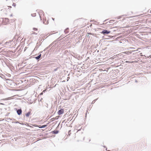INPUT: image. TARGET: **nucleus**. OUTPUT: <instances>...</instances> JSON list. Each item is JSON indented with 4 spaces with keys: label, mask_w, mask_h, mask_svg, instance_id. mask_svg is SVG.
<instances>
[{
    "label": "nucleus",
    "mask_w": 151,
    "mask_h": 151,
    "mask_svg": "<svg viewBox=\"0 0 151 151\" xmlns=\"http://www.w3.org/2000/svg\"><path fill=\"white\" fill-rule=\"evenodd\" d=\"M10 99H10V97H8V98H6L5 99H4V100H8Z\"/></svg>",
    "instance_id": "obj_19"
},
{
    "label": "nucleus",
    "mask_w": 151,
    "mask_h": 151,
    "mask_svg": "<svg viewBox=\"0 0 151 151\" xmlns=\"http://www.w3.org/2000/svg\"><path fill=\"white\" fill-rule=\"evenodd\" d=\"M116 31V30L115 29H114V30H113V31Z\"/></svg>",
    "instance_id": "obj_40"
},
{
    "label": "nucleus",
    "mask_w": 151,
    "mask_h": 151,
    "mask_svg": "<svg viewBox=\"0 0 151 151\" xmlns=\"http://www.w3.org/2000/svg\"><path fill=\"white\" fill-rule=\"evenodd\" d=\"M7 7L8 8V9H9V8H12V6H7Z\"/></svg>",
    "instance_id": "obj_26"
},
{
    "label": "nucleus",
    "mask_w": 151,
    "mask_h": 151,
    "mask_svg": "<svg viewBox=\"0 0 151 151\" xmlns=\"http://www.w3.org/2000/svg\"><path fill=\"white\" fill-rule=\"evenodd\" d=\"M57 41H55L52 42L51 44L47 47L45 48V50H44V51H45L47 49H48L50 47H52V48L53 47H55L56 45V42Z\"/></svg>",
    "instance_id": "obj_1"
},
{
    "label": "nucleus",
    "mask_w": 151,
    "mask_h": 151,
    "mask_svg": "<svg viewBox=\"0 0 151 151\" xmlns=\"http://www.w3.org/2000/svg\"><path fill=\"white\" fill-rule=\"evenodd\" d=\"M43 94V92H42L40 93V95H42Z\"/></svg>",
    "instance_id": "obj_37"
},
{
    "label": "nucleus",
    "mask_w": 151,
    "mask_h": 151,
    "mask_svg": "<svg viewBox=\"0 0 151 151\" xmlns=\"http://www.w3.org/2000/svg\"><path fill=\"white\" fill-rule=\"evenodd\" d=\"M52 19L54 21V19H55L53 18H52Z\"/></svg>",
    "instance_id": "obj_30"
},
{
    "label": "nucleus",
    "mask_w": 151,
    "mask_h": 151,
    "mask_svg": "<svg viewBox=\"0 0 151 151\" xmlns=\"http://www.w3.org/2000/svg\"><path fill=\"white\" fill-rule=\"evenodd\" d=\"M18 121H17V122H15V123H18Z\"/></svg>",
    "instance_id": "obj_34"
},
{
    "label": "nucleus",
    "mask_w": 151,
    "mask_h": 151,
    "mask_svg": "<svg viewBox=\"0 0 151 151\" xmlns=\"http://www.w3.org/2000/svg\"><path fill=\"white\" fill-rule=\"evenodd\" d=\"M59 124H60V123L58 124V126L59 125Z\"/></svg>",
    "instance_id": "obj_43"
},
{
    "label": "nucleus",
    "mask_w": 151,
    "mask_h": 151,
    "mask_svg": "<svg viewBox=\"0 0 151 151\" xmlns=\"http://www.w3.org/2000/svg\"><path fill=\"white\" fill-rule=\"evenodd\" d=\"M40 18V19L41 20H42V17L41 16L42 15V14L43 15V16H44V13L42 10H40L38 12Z\"/></svg>",
    "instance_id": "obj_4"
},
{
    "label": "nucleus",
    "mask_w": 151,
    "mask_h": 151,
    "mask_svg": "<svg viewBox=\"0 0 151 151\" xmlns=\"http://www.w3.org/2000/svg\"><path fill=\"white\" fill-rule=\"evenodd\" d=\"M31 15L32 17H35L36 16V13L32 14H31Z\"/></svg>",
    "instance_id": "obj_14"
},
{
    "label": "nucleus",
    "mask_w": 151,
    "mask_h": 151,
    "mask_svg": "<svg viewBox=\"0 0 151 151\" xmlns=\"http://www.w3.org/2000/svg\"><path fill=\"white\" fill-rule=\"evenodd\" d=\"M13 42V40H9L8 42H6L5 44L8 46H10L12 44V42Z\"/></svg>",
    "instance_id": "obj_8"
},
{
    "label": "nucleus",
    "mask_w": 151,
    "mask_h": 151,
    "mask_svg": "<svg viewBox=\"0 0 151 151\" xmlns=\"http://www.w3.org/2000/svg\"><path fill=\"white\" fill-rule=\"evenodd\" d=\"M47 126V124H45V125H36L34 126L35 127H38L40 128H44L45 127H46Z\"/></svg>",
    "instance_id": "obj_7"
},
{
    "label": "nucleus",
    "mask_w": 151,
    "mask_h": 151,
    "mask_svg": "<svg viewBox=\"0 0 151 151\" xmlns=\"http://www.w3.org/2000/svg\"><path fill=\"white\" fill-rule=\"evenodd\" d=\"M33 30L34 31H36L37 30V29L36 28H33Z\"/></svg>",
    "instance_id": "obj_21"
},
{
    "label": "nucleus",
    "mask_w": 151,
    "mask_h": 151,
    "mask_svg": "<svg viewBox=\"0 0 151 151\" xmlns=\"http://www.w3.org/2000/svg\"><path fill=\"white\" fill-rule=\"evenodd\" d=\"M108 151H110V150H108Z\"/></svg>",
    "instance_id": "obj_44"
},
{
    "label": "nucleus",
    "mask_w": 151,
    "mask_h": 151,
    "mask_svg": "<svg viewBox=\"0 0 151 151\" xmlns=\"http://www.w3.org/2000/svg\"><path fill=\"white\" fill-rule=\"evenodd\" d=\"M1 105H4V104L2 103H1Z\"/></svg>",
    "instance_id": "obj_38"
},
{
    "label": "nucleus",
    "mask_w": 151,
    "mask_h": 151,
    "mask_svg": "<svg viewBox=\"0 0 151 151\" xmlns=\"http://www.w3.org/2000/svg\"><path fill=\"white\" fill-rule=\"evenodd\" d=\"M5 21L7 22H9V19L8 18H5Z\"/></svg>",
    "instance_id": "obj_18"
},
{
    "label": "nucleus",
    "mask_w": 151,
    "mask_h": 151,
    "mask_svg": "<svg viewBox=\"0 0 151 151\" xmlns=\"http://www.w3.org/2000/svg\"><path fill=\"white\" fill-rule=\"evenodd\" d=\"M64 99V100H67V99Z\"/></svg>",
    "instance_id": "obj_42"
},
{
    "label": "nucleus",
    "mask_w": 151,
    "mask_h": 151,
    "mask_svg": "<svg viewBox=\"0 0 151 151\" xmlns=\"http://www.w3.org/2000/svg\"><path fill=\"white\" fill-rule=\"evenodd\" d=\"M52 132L53 134H57L58 133L59 131L58 130H54V131H52Z\"/></svg>",
    "instance_id": "obj_11"
},
{
    "label": "nucleus",
    "mask_w": 151,
    "mask_h": 151,
    "mask_svg": "<svg viewBox=\"0 0 151 151\" xmlns=\"http://www.w3.org/2000/svg\"><path fill=\"white\" fill-rule=\"evenodd\" d=\"M116 28V27H113V28H112V29H115Z\"/></svg>",
    "instance_id": "obj_39"
},
{
    "label": "nucleus",
    "mask_w": 151,
    "mask_h": 151,
    "mask_svg": "<svg viewBox=\"0 0 151 151\" xmlns=\"http://www.w3.org/2000/svg\"><path fill=\"white\" fill-rule=\"evenodd\" d=\"M42 52V51L40 52H39L40 54L38 56L35 57V58L36 59V60L38 61L39 60L40 58L41 57V53Z\"/></svg>",
    "instance_id": "obj_6"
},
{
    "label": "nucleus",
    "mask_w": 151,
    "mask_h": 151,
    "mask_svg": "<svg viewBox=\"0 0 151 151\" xmlns=\"http://www.w3.org/2000/svg\"><path fill=\"white\" fill-rule=\"evenodd\" d=\"M41 43L40 42H39V43L37 42V44L35 47V49L37 50L38 48L41 45Z\"/></svg>",
    "instance_id": "obj_9"
},
{
    "label": "nucleus",
    "mask_w": 151,
    "mask_h": 151,
    "mask_svg": "<svg viewBox=\"0 0 151 151\" xmlns=\"http://www.w3.org/2000/svg\"><path fill=\"white\" fill-rule=\"evenodd\" d=\"M58 69V68H56L54 70V71H57V70Z\"/></svg>",
    "instance_id": "obj_25"
},
{
    "label": "nucleus",
    "mask_w": 151,
    "mask_h": 151,
    "mask_svg": "<svg viewBox=\"0 0 151 151\" xmlns=\"http://www.w3.org/2000/svg\"><path fill=\"white\" fill-rule=\"evenodd\" d=\"M68 134L69 136L71 134V130H69L68 132Z\"/></svg>",
    "instance_id": "obj_20"
},
{
    "label": "nucleus",
    "mask_w": 151,
    "mask_h": 151,
    "mask_svg": "<svg viewBox=\"0 0 151 151\" xmlns=\"http://www.w3.org/2000/svg\"><path fill=\"white\" fill-rule=\"evenodd\" d=\"M69 28L68 27L64 31V32L65 34H67L69 32Z\"/></svg>",
    "instance_id": "obj_12"
},
{
    "label": "nucleus",
    "mask_w": 151,
    "mask_h": 151,
    "mask_svg": "<svg viewBox=\"0 0 151 151\" xmlns=\"http://www.w3.org/2000/svg\"><path fill=\"white\" fill-rule=\"evenodd\" d=\"M86 115H85V117H86V116H87V113H86Z\"/></svg>",
    "instance_id": "obj_36"
},
{
    "label": "nucleus",
    "mask_w": 151,
    "mask_h": 151,
    "mask_svg": "<svg viewBox=\"0 0 151 151\" xmlns=\"http://www.w3.org/2000/svg\"><path fill=\"white\" fill-rule=\"evenodd\" d=\"M42 99H41L40 100V101H42Z\"/></svg>",
    "instance_id": "obj_33"
},
{
    "label": "nucleus",
    "mask_w": 151,
    "mask_h": 151,
    "mask_svg": "<svg viewBox=\"0 0 151 151\" xmlns=\"http://www.w3.org/2000/svg\"><path fill=\"white\" fill-rule=\"evenodd\" d=\"M59 117V116H57L55 117V118H53L54 120H57L58 119V118Z\"/></svg>",
    "instance_id": "obj_17"
},
{
    "label": "nucleus",
    "mask_w": 151,
    "mask_h": 151,
    "mask_svg": "<svg viewBox=\"0 0 151 151\" xmlns=\"http://www.w3.org/2000/svg\"><path fill=\"white\" fill-rule=\"evenodd\" d=\"M43 24H48V21L47 20V21H46V19H43Z\"/></svg>",
    "instance_id": "obj_10"
},
{
    "label": "nucleus",
    "mask_w": 151,
    "mask_h": 151,
    "mask_svg": "<svg viewBox=\"0 0 151 151\" xmlns=\"http://www.w3.org/2000/svg\"><path fill=\"white\" fill-rule=\"evenodd\" d=\"M45 106L47 108H48V104H47V103H46L45 105Z\"/></svg>",
    "instance_id": "obj_22"
},
{
    "label": "nucleus",
    "mask_w": 151,
    "mask_h": 151,
    "mask_svg": "<svg viewBox=\"0 0 151 151\" xmlns=\"http://www.w3.org/2000/svg\"><path fill=\"white\" fill-rule=\"evenodd\" d=\"M98 99V98L97 99H94L93 101L92 102V104H94L97 101V100Z\"/></svg>",
    "instance_id": "obj_15"
},
{
    "label": "nucleus",
    "mask_w": 151,
    "mask_h": 151,
    "mask_svg": "<svg viewBox=\"0 0 151 151\" xmlns=\"http://www.w3.org/2000/svg\"><path fill=\"white\" fill-rule=\"evenodd\" d=\"M96 51H97V52H99V50H96Z\"/></svg>",
    "instance_id": "obj_31"
},
{
    "label": "nucleus",
    "mask_w": 151,
    "mask_h": 151,
    "mask_svg": "<svg viewBox=\"0 0 151 151\" xmlns=\"http://www.w3.org/2000/svg\"><path fill=\"white\" fill-rule=\"evenodd\" d=\"M14 109L16 111L18 115H20L22 114V111L21 109H17L16 108H15Z\"/></svg>",
    "instance_id": "obj_3"
},
{
    "label": "nucleus",
    "mask_w": 151,
    "mask_h": 151,
    "mask_svg": "<svg viewBox=\"0 0 151 151\" xmlns=\"http://www.w3.org/2000/svg\"><path fill=\"white\" fill-rule=\"evenodd\" d=\"M31 114V112L30 111H29L25 114V116L26 117H29V115Z\"/></svg>",
    "instance_id": "obj_13"
},
{
    "label": "nucleus",
    "mask_w": 151,
    "mask_h": 151,
    "mask_svg": "<svg viewBox=\"0 0 151 151\" xmlns=\"http://www.w3.org/2000/svg\"><path fill=\"white\" fill-rule=\"evenodd\" d=\"M103 147H104L106 148V150H107V147H106V146H103Z\"/></svg>",
    "instance_id": "obj_28"
},
{
    "label": "nucleus",
    "mask_w": 151,
    "mask_h": 151,
    "mask_svg": "<svg viewBox=\"0 0 151 151\" xmlns=\"http://www.w3.org/2000/svg\"><path fill=\"white\" fill-rule=\"evenodd\" d=\"M12 16V14H11L10 15V16H11H11Z\"/></svg>",
    "instance_id": "obj_41"
},
{
    "label": "nucleus",
    "mask_w": 151,
    "mask_h": 151,
    "mask_svg": "<svg viewBox=\"0 0 151 151\" xmlns=\"http://www.w3.org/2000/svg\"><path fill=\"white\" fill-rule=\"evenodd\" d=\"M110 32H111L108 29H104L101 32H100V33L104 35H105L109 34Z\"/></svg>",
    "instance_id": "obj_2"
},
{
    "label": "nucleus",
    "mask_w": 151,
    "mask_h": 151,
    "mask_svg": "<svg viewBox=\"0 0 151 151\" xmlns=\"http://www.w3.org/2000/svg\"><path fill=\"white\" fill-rule=\"evenodd\" d=\"M138 82V81H137V80H136L135 81V82H136V83H137Z\"/></svg>",
    "instance_id": "obj_29"
},
{
    "label": "nucleus",
    "mask_w": 151,
    "mask_h": 151,
    "mask_svg": "<svg viewBox=\"0 0 151 151\" xmlns=\"http://www.w3.org/2000/svg\"><path fill=\"white\" fill-rule=\"evenodd\" d=\"M12 6L15 7V6H16V4H15V3H13V4H12Z\"/></svg>",
    "instance_id": "obj_23"
},
{
    "label": "nucleus",
    "mask_w": 151,
    "mask_h": 151,
    "mask_svg": "<svg viewBox=\"0 0 151 151\" xmlns=\"http://www.w3.org/2000/svg\"><path fill=\"white\" fill-rule=\"evenodd\" d=\"M45 90H44L42 92H43H43H44V93H45Z\"/></svg>",
    "instance_id": "obj_32"
},
{
    "label": "nucleus",
    "mask_w": 151,
    "mask_h": 151,
    "mask_svg": "<svg viewBox=\"0 0 151 151\" xmlns=\"http://www.w3.org/2000/svg\"><path fill=\"white\" fill-rule=\"evenodd\" d=\"M71 96H70L69 98V99H68V100H69V99L71 97Z\"/></svg>",
    "instance_id": "obj_35"
},
{
    "label": "nucleus",
    "mask_w": 151,
    "mask_h": 151,
    "mask_svg": "<svg viewBox=\"0 0 151 151\" xmlns=\"http://www.w3.org/2000/svg\"><path fill=\"white\" fill-rule=\"evenodd\" d=\"M113 21V20H110V21H109V23H111V22H112V21Z\"/></svg>",
    "instance_id": "obj_27"
},
{
    "label": "nucleus",
    "mask_w": 151,
    "mask_h": 151,
    "mask_svg": "<svg viewBox=\"0 0 151 151\" xmlns=\"http://www.w3.org/2000/svg\"><path fill=\"white\" fill-rule=\"evenodd\" d=\"M127 15H122V16H120L118 17L117 18V19H120L121 18V17L122 16H127Z\"/></svg>",
    "instance_id": "obj_16"
},
{
    "label": "nucleus",
    "mask_w": 151,
    "mask_h": 151,
    "mask_svg": "<svg viewBox=\"0 0 151 151\" xmlns=\"http://www.w3.org/2000/svg\"><path fill=\"white\" fill-rule=\"evenodd\" d=\"M45 54L44 55H42V58H43V59H44L45 58Z\"/></svg>",
    "instance_id": "obj_24"
},
{
    "label": "nucleus",
    "mask_w": 151,
    "mask_h": 151,
    "mask_svg": "<svg viewBox=\"0 0 151 151\" xmlns=\"http://www.w3.org/2000/svg\"><path fill=\"white\" fill-rule=\"evenodd\" d=\"M64 109H61L58 111L57 112V114L58 115H60L64 113Z\"/></svg>",
    "instance_id": "obj_5"
}]
</instances>
